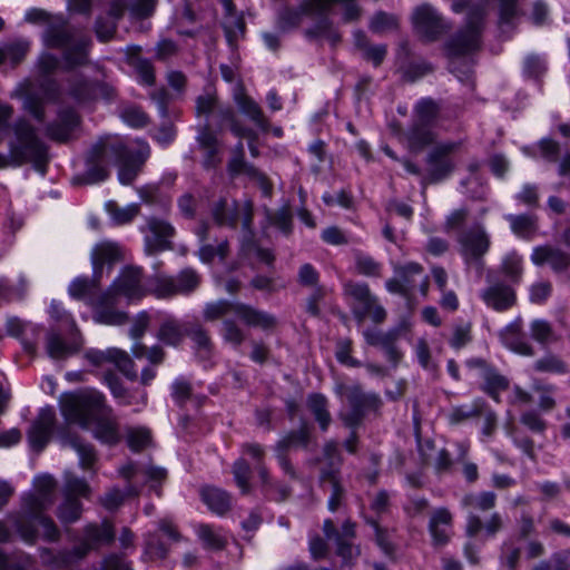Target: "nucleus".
I'll return each mask as SVG.
<instances>
[{
    "label": "nucleus",
    "mask_w": 570,
    "mask_h": 570,
    "mask_svg": "<svg viewBox=\"0 0 570 570\" xmlns=\"http://www.w3.org/2000/svg\"><path fill=\"white\" fill-rule=\"evenodd\" d=\"M53 422L55 411L50 407L42 409L28 433L29 443L32 449L40 451L45 448Z\"/></svg>",
    "instance_id": "obj_18"
},
{
    "label": "nucleus",
    "mask_w": 570,
    "mask_h": 570,
    "mask_svg": "<svg viewBox=\"0 0 570 570\" xmlns=\"http://www.w3.org/2000/svg\"><path fill=\"white\" fill-rule=\"evenodd\" d=\"M346 293L354 297L364 309V313L371 317L374 323H381L386 318V311L376 304V298L371 294L365 284H347Z\"/></svg>",
    "instance_id": "obj_17"
},
{
    "label": "nucleus",
    "mask_w": 570,
    "mask_h": 570,
    "mask_svg": "<svg viewBox=\"0 0 570 570\" xmlns=\"http://www.w3.org/2000/svg\"><path fill=\"white\" fill-rule=\"evenodd\" d=\"M520 422L531 432L542 434L547 430V422L535 411H527L521 414Z\"/></svg>",
    "instance_id": "obj_57"
},
{
    "label": "nucleus",
    "mask_w": 570,
    "mask_h": 570,
    "mask_svg": "<svg viewBox=\"0 0 570 570\" xmlns=\"http://www.w3.org/2000/svg\"><path fill=\"white\" fill-rule=\"evenodd\" d=\"M421 273L422 266L416 263L394 267V293L409 295L415 286V277Z\"/></svg>",
    "instance_id": "obj_25"
},
{
    "label": "nucleus",
    "mask_w": 570,
    "mask_h": 570,
    "mask_svg": "<svg viewBox=\"0 0 570 570\" xmlns=\"http://www.w3.org/2000/svg\"><path fill=\"white\" fill-rule=\"evenodd\" d=\"M228 252V244L226 242H222L216 247L213 245H204L199 249V258L205 262H212L216 256L220 259H224Z\"/></svg>",
    "instance_id": "obj_62"
},
{
    "label": "nucleus",
    "mask_w": 570,
    "mask_h": 570,
    "mask_svg": "<svg viewBox=\"0 0 570 570\" xmlns=\"http://www.w3.org/2000/svg\"><path fill=\"white\" fill-rule=\"evenodd\" d=\"M107 293L109 296L122 295L129 301L141 298L146 294V289L141 282L140 269L131 266L124 268Z\"/></svg>",
    "instance_id": "obj_11"
},
{
    "label": "nucleus",
    "mask_w": 570,
    "mask_h": 570,
    "mask_svg": "<svg viewBox=\"0 0 570 570\" xmlns=\"http://www.w3.org/2000/svg\"><path fill=\"white\" fill-rule=\"evenodd\" d=\"M106 210L114 223L122 225L129 223L138 215L139 206L137 204H130L125 207H119L115 202H108L106 204Z\"/></svg>",
    "instance_id": "obj_43"
},
{
    "label": "nucleus",
    "mask_w": 570,
    "mask_h": 570,
    "mask_svg": "<svg viewBox=\"0 0 570 570\" xmlns=\"http://www.w3.org/2000/svg\"><path fill=\"white\" fill-rule=\"evenodd\" d=\"M188 278V284H177V279L168 276H159L156 278L151 287V292L157 297H170L178 294H187L194 291L199 284V277L193 269H184L183 278Z\"/></svg>",
    "instance_id": "obj_13"
},
{
    "label": "nucleus",
    "mask_w": 570,
    "mask_h": 570,
    "mask_svg": "<svg viewBox=\"0 0 570 570\" xmlns=\"http://www.w3.org/2000/svg\"><path fill=\"white\" fill-rule=\"evenodd\" d=\"M481 298L488 307L497 312H503L517 303V294L512 286L494 282L481 292Z\"/></svg>",
    "instance_id": "obj_14"
},
{
    "label": "nucleus",
    "mask_w": 570,
    "mask_h": 570,
    "mask_svg": "<svg viewBox=\"0 0 570 570\" xmlns=\"http://www.w3.org/2000/svg\"><path fill=\"white\" fill-rule=\"evenodd\" d=\"M452 521L450 511L445 508L438 509L431 517L429 530L432 534L433 541L436 546H444L449 541V535L442 524L449 525Z\"/></svg>",
    "instance_id": "obj_34"
},
{
    "label": "nucleus",
    "mask_w": 570,
    "mask_h": 570,
    "mask_svg": "<svg viewBox=\"0 0 570 570\" xmlns=\"http://www.w3.org/2000/svg\"><path fill=\"white\" fill-rule=\"evenodd\" d=\"M399 59V71L402 73L405 81L414 82L433 70L430 63L411 57L406 43L400 45Z\"/></svg>",
    "instance_id": "obj_19"
},
{
    "label": "nucleus",
    "mask_w": 570,
    "mask_h": 570,
    "mask_svg": "<svg viewBox=\"0 0 570 570\" xmlns=\"http://www.w3.org/2000/svg\"><path fill=\"white\" fill-rule=\"evenodd\" d=\"M13 136L9 140V154H0V169L9 166L32 164L43 174L48 161L46 145L38 136L37 129L26 118H19L11 127Z\"/></svg>",
    "instance_id": "obj_3"
},
{
    "label": "nucleus",
    "mask_w": 570,
    "mask_h": 570,
    "mask_svg": "<svg viewBox=\"0 0 570 570\" xmlns=\"http://www.w3.org/2000/svg\"><path fill=\"white\" fill-rule=\"evenodd\" d=\"M434 139L435 136L431 130V125H423L415 121L409 132V142L413 149H422L431 145Z\"/></svg>",
    "instance_id": "obj_38"
},
{
    "label": "nucleus",
    "mask_w": 570,
    "mask_h": 570,
    "mask_svg": "<svg viewBox=\"0 0 570 570\" xmlns=\"http://www.w3.org/2000/svg\"><path fill=\"white\" fill-rule=\"evenodd\" d=\"M150 155L149 146L144 141L125 145L116 138H106L97 142L88 158L86 183H99L108 176L107 167H118V179L121 184H130L140 167Z\"/></svg>",
    "instance_id": "obj_1"
},
{
    "label": "nucleus",
    "mask_w": 570,
    "mask_h": 570,
    "mask_svg": "<svg viewBox=\"0 0 570 570\" xmlns=\"http://www.w3.org/2000/svg\"><path fill=\"white\" fill-rule=\"evenodd\" d=\"M81 346V337H75L68 344L57 334H50L47 340V352L52 358H65L77 353Z\"/></svg>",
    "instance_id": "obj_29"
},
{
    "label": "nucleus",
    "mask_w": 570,
    "mask_h": 570,
    "mask_svg": "<svg viewBox=\"0 0 570 570\" xmlns=\"http://www.w3.org/2000/svg\"><path fill=\"white\" fill-rule=\"evenodd\" d=\"M26 20L47 24V30L43 36V41L47 47L60 48L67 46L65 52V63L67 68H72L85 62L87 41L80 40L76 46H70V36L66 32L63 21L60 18H51L42 10L32 9L26 13Z\"/></svg>",
    "instance_id": "obj_4"
},
{
    "label": "nucleus",
    "mask_w": 570,
    "mask_h": 570,
    "mask_svg": "<svg viewBox=\"0 0 570 570\" xmlns=\"http://www.w3.org/2000/svg\"><path fill=\"white\" fill-rule=\"evenodd\" d=\"M507 219L511 224V229L514 234L528 237L537 229V218L533 215H508Z\"/></svg>",
    "instance_id": "obj_42"
},
{
    "label": "nucleus",
    "mask_w": 570,
    "mask_h": 570,
    "mask_svg": "<svg viewBox=\"0 0 570 570\" xmlns=\"http://www.w3.org/2000/svg\"><path fill=\"white\" fill-rule=\"evenodd\" d=\"M223 4L226 11L223 26L229 45L234 46L237 39L244 35L245 23L243 18L234 12V7L230 0H223Z\"/></svg>",
    "instance_id": "obj_28"
},
{
    "label": "nucleus",
    "mask_w": 570,
    "mask_h": 570,
    "mask_svg": "<svg viewBox=\"0 0 570 570\" xmlns=\"http://www.w3.org/2000/svg\"><path fill=\"white\" fill-rule=\"evenodd\" d=\"M121 255L120 247L115 243L102 242L95 246L91 253L94 276L91 279L77 277L69 285V294L76 299L86 301L95 305L94 295L99 284V273L106 263L117 261Z\"/></svg>",
    "instance_id": "obj_5"
},
{
    "label": "nucleus",
    "mask_w": 570,
    "mask_h": 570,
    "mask_svg": "<svg viewBox=\"0 0 570 570\" xmlns=\"http://www.w3.org/2000/svg\"><path fill=\"white\" fill-rule=\"evenodd\" d=\"M293 443H294L293 436H291V438H283L276 445V454H277L278 462H279L281 466L283 468V470L285 471V473H287L291 478H295L296 474H295V471H294L292 464L287 460L285 452L287 450H289V446Z\"/></svg>",
    "instance_id": "obj_59"
},
{
    "label": "nucleus",
    "mask_w": 570,
    "mask_h": 570,
    "mask_svg": "<svg viewBox=\"0 0 570 570\" xmlns=\"http://www.w3.org/2000/svg\"><path fill=\"white\" fill-rule=\"evenodd\" d=\"M497 501V494L494 492H482L479 494L469 493L465 494L461 503L464 508H473L481 511H489L494 508Z\"/></svg>",
    "instance_id": "obj_40"
},
{
    "label": "nucleus",
    "mask_w": 570,
    "mask_h": 570,
    "mask_svg": "<svg viewBox=\"0 0 570 570\" xmlns=\"http://www.w3.org/2000/svg\"><path fill=\"white\" fill-rule=\"evenodd\" d=\"M130 65L138 72L141 81L147 85L154 83V69L149 61L141 59L140 57H130Z\"/></svg>",
    "instance_id": "obj_60"
},
{
    "label": "nucleus",
    "mask_w": 570,
    "mask_h": 570,
    "mask_svg": "<svg viewBox=\"0 0 570 570\" xmlns=\"http://www.w3.org/2000/svg\"><path fill=\"white\" fill-rule=\"evenodd\" d=\"M4 50L7 55V61H9L12 66H16L20 63L26 57L29 50V42L24 40H18L4 45Z\"/></svg>",
    "instance_id": "obj_54"
},
{
    "label": "nucleus",
    "mask_w": 570,
    "mask_h": 570,
    "mask_svg": "<svg viewBox=\"0 0 570 570\" xmlns=\"http://www.w3.org/2000/svg\"><path fill=\"white\" fill-rule=\"evenodd\" d=\"M36 495L26 500V505L30 513H37L52 504L49 494L56 488V482L50 475H40L35 480Z\"/></svg>",
    "instance_id": "obj_22"
},
{
    "label": "nucleus",
    "mask_w": 570,
    "mask_h": 570,
    "mask_svg": "<svg viewBox=\"0 0 570 570\" xmlns=\"http://www.w3.org/2000/svg\"><path fill=\"white\" fill-rule=\"evenodd\" d=\"M322 482L325 491L331 493V498L328 500V509L331 511H335L340 505L343 490L340 487L336 476L332 472H323Z\"/></svg>",
    "instance_id": "obj_47"
},
{
    "label": "nucleus",
    "mask_w": 570,
    "mask_h": 570,
    "mask_svg": "<svg viewBox=\"0 0 570 570\" xmlns=\"http://www.w3.org/2000/svg\"><path fill=\"white\" fill-rule=\"evenodd\" d=\"M173 235L174 228L168 223L156 218L149 219L145 236L146 253L151 255L170 248Z\"/></svg>",
    "instance_id": "obj_12"
},
{
    "label": "nucleus",
    "mask_w": 570,
    "mask_h": 570,
    "mask_svg": "<svg viewBox=\"0 0 570 570\" xmlns=\"http://www.w3.org/2000/svg\"><path fill=\"white\" fill-rule=\"evenodd\" d=\"M482 406L483 403L476 401L471 405L453 407L449 415V421L451 424H460L469 419L480 416L482 414Z\"/></svg>",
    "instance_id": "obj_45"
},
{
    "label": "nucleus",
    "mask_w": 570,
    "mask_h": 570,
    "mask_svg": "<svg viewBox=\"0 0 570 570\" xmlns=\"http://www.w3.org/2000/svg\"><path fill=\"white\" fill-rule=\"evenodd\" d=\"M412 19L416 32L428 41L439 39L449 30L442 17L429 4L417 7Z\"/></svg>",
    "instance_id": "obj_10"
},
{
    "label": "nucleus",
    "mask_w": 570,
    "mask_h": 570,
    "mask_svg": "<svg viewBox=\"0 0 570 570\" xmlns=\"http://www.w3.org/2000/svg\"><path fill=\"white\" fill-rule=\"evenodd\" d=\"M502 273L513 284H518L522 276V259L517 254L508 255L501 265Z\"/></svg>",
    "instance_id": "obj_50"
},
{
    "label": "nucleus",
    "mask_w": 570,
    "mask_h": 570,
    "mask_svg": "<svg viewBox=\"0 0 570 570\" xmlns=\"http://www.w3.org/2000/svg\"><path fill=\"white\" fill-rule=\"evenodd\" d=\"M458 244L460 246V254L464 262L475 264L478 268H483V256L487 254L490 247V238L484 227L481 224H476L471 228L461 232L458 235Z\"/></svg>",
    "instance_id": "obj_9"
},
{
    "label": "nucleus",
    "mask_w": 570,
    "mask_h": 570,
    "mask_svg": "<svg viewBox=\"0 0 570 570\" xmlns=\"http://www.w3.org/2000/svg\"><path fill=\"white\" fill-rule=\"evenodd\" d=\"M354 0H308L303 8L302 12L308 14H318L326 12L334 3H343L345 6V19L352 20L357 17L358 10L352 4Z\"/></svg>",
    "instance_id": "obj_30"
},
{
    "label": "nucleus",
    "mask_w": 570,
    "mask_h": 570,
    "mask_svg": "<svg viewBox=\"0 0 570 570\" xmlns=\"http://www.w3.org/2000/svg\"><path fill=\"white\" fill-rule=\"evenodd\" d=\"M500 337L502 343L520 355L533 356L535 354L533 346L527 341L522 331V320L518 317L504 330L501 331Z\"/></svg>",
    "instance_id": "obj_16"
},
{
    "label": "nucleus",
    "mask_w": 570,
    "mask_h": 570,
    "mask_svg": "<svg viewBox=\"0 0 570 570\" xmlns=\"http://www.w3.org/2000/svg\"><path fill=\"white\" fill-rule=\"evenodd\" d=\"M416 122H421L423 125H432L438 117L439 107L436 102L430 98L422 99L416 105Z\"/></svg>",
    "instance_id": "obj_49"
},
{
    "label": "nucleus",
    "mask_w": 570,
    "mask_h": 570,
    "mask_svg": "<svg viewBox=\"0 0 570 570\" xmlns=\"http://www.w3.org/2000/svg\"><path fill=\"white\" fill-rule=\"evenodd\" d=\"M532 368L534 372L538 373H549V374H558V375H566L570 372L569 364L562 360L561 356L548 352L540 358H538L533 365Z\"/></svg>",
    "instance_id": "obj_33"
},
{
    "label": "nucleus",
    "mask_w": 570,
    "mask_h": 570,
    "mask_svg": "<svg viewBox=\"0 0 570 570\" xmlns=\"http://www.w3.org/2000/svg\"><path fill=\"white\" fill-rule=\"evenodd\" d=\"M354 39L355 46L362 57L374 66H379L385 59L389 50L387 46L373 45L361 32H356Z\"/></svg>",
    "instance_id": "obj_31"
},
{
    "label": "nucleus",
    "mask_w": 570,
    "mask_h": 570,
    "mask_svg": "<svg viewBox=\"0 0 570 570\" xmlns=\"http://www.w3.org/2000/svg\"><path fill=\"white\" fill-rule=\"evenodd\" d=\"M531 261L537 266L549 264L556 273H562L570 266V255L549 245L535 247Z\"/></svg>",
    "instance_id": "obj_20"
},
{
    "label": "nucleus",
    "mask_w": 570,
    "mask_h": 570,
    "mask_svg": "<svg viewBox=\"0 0 570 570\" xmlns=\"http://www.w3.org/2000/svg\"><path fill=\"white\" fill-rule=\"evenodd\" d=\"M65 444L72 448L78 453L82 469H90L92 466L96 461V453L90 445L83 443L76 436L66 438Z\"/></svg>",
    "instance_id": "obj_41"
},
{
    "label": "nucleus",
    "mask_w": 570,
    "mask_h": 570,
    "mask_svg": "<svg viewBox=\"0 0 570 570\" xmlns=\"http://www.w3.org/2000/svg\"><path fill=\"white\" fill-rule=\"evenodd\" d=\"M503 528V521L499 513H493L487 523H483L480 517L470 513L466 521L465 533L468 537H476L481 530L488 538L494 537Z\"/></svg>",
    "instance_id": "obj_26"
},
{
    "label": "nucleus",
    "mask_w": 570,
    "mask_h": 570,
    "mask_svg": "<svg viewBox=\"0 0 570 570\" xmlns=\"http://www.w3.org/2000/svg\"><path fill=\"white\" fill-rule=\"evenodd\" d=\"M230 314L238 317L248 326H255L263 330L271 328L276 323L272 315L254 309L253 307L244 304L218 301L207 304L204 308V317L206 321L210 322Z\"/></svg>",
    "instance_id": "obj_7"
},
{
    "label": "nucleus",
    "mask_w": 570,
    "mask_h": 570,
    "mask_svg": "<svg viewBox=\"0 0 570 570\" xmlns=\"http://www.w3.org/2000/svg\"><path fill=\"white\" fill-rule=\"evenodd\" d=\"M197 535L204 547L212 550H222L227 542L223 531L209 524H199Z\"/></svg>",
    "instance_id": "obj_37"
},
{
    "label": "nucleus",
    "mask_w": 570,
    "mask_h": 570,
    "mask_svg": "<svg viewBox=\"0 0 570 570\" xmlns=\"http://www.w3.org/2000/svg\"><path fill=\"white\" fill-rule=\"evenodd\" d=\"M91 493L89 484L72 472L65 473L63 495L65 498L82 497L88 498Z\"/></svg>",
    "instance_id": "obj_39"
},
{
    "label": "nucleus",
    "mask_w": 570,
    "mask_h": 570,
    "mask_svg": "<svg viewBox=\"0 0 570 570\" xmlns=\"http://www.w3.org/2000/svg\"><path fill=\"white\" fill-rule=\"evenodd\" d=\"M530 333L531 337L541 345H548L558 341L551 324L544 320H534L530 324Z\"/></svg>",
    "instance_id": "obj_44"
},
{
    "label": "nucleus",
    "mask_w": 570,
    "mask_h": 570,
    "mask_svg": "<svg viewBox=\"0 0 570 570\" xmlns=\"http://www.w3.org/2000/svg\"><path fill=\"white\" fill-rule=\"evenodd\" d=\"M481 377L484 381L482 390L495 401H499V393L509 387L508 379L492 366L485 370V372H482Z\"/></svg>",
    "instance_id": "obj_35"
},
{
    "label": "nucleus",
    "mask_w": 570,
    "mask_h": 570,
    "mask_svg": "<svg viewBox=\"0 0 570 570\" xmlns=\"http://www.w3.org/2000/svg\"><path fill=\"white\" fill-rule=\"evenodd\" d=\"M469 216V210L466 208H459L453 210L444 223V232L451 233L453 230L461 229Z\"/></svg>",
    "instance_id": "obj_63"
},
{
    "label": "nucleus",
    "mask_w": 570,
    "mask_h": 570,
    "mask_svg": "<svg viewBox=\"0 0 570 570\" xmlns=\"http://www.w3.org/2000/svg\"><path fill=\"white\" fill-rule=\"evenodd\" d=\"M485 17L487 2L471 7L466 16L465 26L456 31L446 42L450 56H465L480 48Z\"/></svg>",
    "instance_id": "obj_6"
},
{
    "label": "nucleus",
    "mask_w": 570,
    "mask_h": 570,
    "mask_svg": "<svg viewBox=\"0 0 570 570\" xmlns=\"http://www.w3.org/2000/svg\"><path fill=\"white\" fill-rule=\"evenodd\" d=\"M127 443L132 451H140L150 443L149 431L142 428L130 429L127 433Z\"/></svg>",
    "instance_id": "obj_55"
},
{
    "label": "nucleus",
    "mask_w": 570,
    "mask_h": 570,
    "mask_svg": "<svg viewBox=\"0 0 570 570\" xmlns=\"http://www.w3.org/2000/svg\"><path fill=\"white\" fill-rule=\"evenodd\" d=\"M86 358L95 366H101L107 362L114 363L126 376L134 380L136 373L131 370L132 362L128 354L118 348H109L105 352L90 350L86 353Z\"/></svg>",
    "instance_id": "obj_15"
},
{
    "label": "nucleus",
    "mask_w": 570,
    "mask_h": 570,
    "mask_svg": "<svg viewBox=\"0 0 570 570\" xmlns=\"http://www.w3.org/2000/svg\"><path fill=\"white\" fill-rule=\"evenodd\" d=\"M137 494L138 492L131 487L126 490V493L120 492L118 489H112L100 499V503L106 509L114 510L122 504L125 497H136Z\"/></svg>",
    "instance_id": "obj_52"
},
{
    "label": "nucleus",
    "mask_w": 570,
    "mask_h": 570,
    "mask_svg": "<svg viewBox=\"0 0 570 570\" xmlns=\"http://www.w3.org/2000/svg\"><path fill=\"white\" fill-rule=\"evenodd\" d=\"M10 97L14 99H22L23 109L27 112H29L36 120L40 122L45 120L42 101L33 95L32 83L29 80L19 82L10 94Z\"/></svg>",
    "instance_id": "obj_24"
},
{
    "label": "nucleus",
    "mask_w": 570,
    "mask_h": 570,
    "mask_svg": "<svg viewBox=\"0 0 570 570\" xmlns=\"http://www.w3.org/2000/svg\"><path fill=\"white\" fill-rule=\"evenodd\" d=\"M158 335L163 342L169 345L178 344L183 337L179 326L174 321L165 322Z\"/></svg>",
    "instance_id": "obj_58"
},
{
    "label": "nucleus",
    "mask_w": 570,
    "mask_h": 570,
    "mask_svg": "<svg viewBox=\"0 0 570 570\" xmlns=\"http://www.w3.org/2000/svg\"><path fill=\"white\" fill-rule=\"evenodd\" d=\"M111 302L109 293L104 294L97 302L94 320L97 323L105 325H121L126 322L127 316L125 313L109 308L108 304Z\"/></svg>",
    "instance_id": "obj_27"
},
{
    "label": "nucleus",
    "mask_w": 570,
    "mask_h": 570,
    "mask_svg": "<svg viewBox=\"0 0 570 570\" xmlns=\"http://www.w3.org/2000/svg\"><path fill=\"white\" fill-rule=\"evenodd\" d=\"M223 336L225 341L236 346L240 345L245 341L244 332L229 320L224 321Z\"/></svg>",
    "instance_id": "obj_64"
},
{
    "label": "nucleus",
    "mask_w": 570,
    "mask_h": 570,
    "mask_svg": "<svg viewBox=\"0 0 570 570\" xmlns=\"http://www.w3.org/2000/svg\"><path fill=\"white\" fill-rule=\"evenodd\" d=\"M202 498L208 508L218 514H224L230 508L229 495L217 488H205Z\"/></svg>",
    "instance_id": "obj_36"
},
{
    "label": "nucleus",
    "mask_w": 570,
    "mask_h": 570,
    "mask_svg": "<svg viewBox=\"0 0 570 570\" xmlns=\"http://www.w3.org/2000/svg\"><path fill=\"white\" fill-rule=\"evenodd\" d=\"M498 2L500 27L513 24V21L521 14L518 0H498Z\"/></svg>",
    "instance_id": "obj_48"
},
{
    "label": "nucleus",
    "mask_w": 570,
    "mask_h": 570,
    "mask_svg": "<svg viewBox=\"0 0 570 570\" xmlns=\"http://www.w3.org/2000/svg\"><path fill=\"white\" fill-rule=\"evenodd\" d=\"M35 518L37 531L48 540H55L58 538V529L56 528L52 520L40 515L39 512L31 513Z\"/></svg>",
    "instance_id": "obj_61"
},
{
    "label": "nucleus",
    "mask_w": 570,
    "mask_h": 570,
    "mask_svg": "<svg viewBox=\"0 0 570 570\" xmlns=\"http://www.w3.org/2000/svg\"><path fill=\"white\" fill-rule=\"evenodd\" d=\"M460 147V142H444L435 145L426 156V175L424 183L436 184L446 179L455 169L452 154Z\"/></svg>",
    "instance_id": "obj_8"
},
{
    "label": "nucleus",
    "mask_w": 570,
    "mask_h": 570,
    "mask_svg": "<svg viewBox=\"0 0 570 570\" xmlns=\"http://www.w3.org/2000/svg\"><path fill=\"white\" fill-rule=\"evenodd\" d=\"M343 395L350 407L342 413V419L347 425H355L361 420L364 409L375 403V397L364 395L356 386L346 387Z\"/></svg>",
    "instance_id": "obj_21"
},
{
    "label": "nucleus",
    "mask_w": 570,
    "mask_h": 570,
    "mask_svg": "<svg viewBox=\"0 0 570 570\" xmlns=\"http://www.w3.org/2000/svg\"><path fill=\"white\" fill-rule=\"evenodd\" d=\"M355 268L358 274L365 276H379L381 266L377 262H375L372 257L357 253L355 255Z\"/></svg>",
    "instance_id": "obj_53"
},
{
    "label": "nucleus",
    "mask_w": 570,
    "mask_h": 570,
    "mask_svg": "<svg viewBox=\"0 0 570 570\" xmlns=\"http://www.w3.org/2000/svg\"><path fill=\"white\" fill-rule=\"evenodd\" d=\"M308 407L314 414L316 421L320 423L321 428L325 430L331 422V415L327 412L325 397L318 394L311 395L308 397Z\"/></svg>",
    "instance_id": "obj_46"
},
{
    "label": "nucleus",
    "mask_w": 570,
    "mask_h": 570,
    "mask_svg": "<svg viewBox=\"0 0 570 570\" xmlns=\"http://www.w3.org/2000/svg\"><path fill=\"white\" fill-rule=\"evenodd\" d=\"M82 508L76 498H65L63 503L59 508L58 515L63 522H75L79 519Z\"/></svg>",
    "instance_id": "obj_51"
},
{
    "label": "nucleus",
    "mask_w": 570,
    "mask_h": 570,
    "mask_svg": "<svg viewBox=\"0 0 570 570\" xmlns=\"http://www.w3.org/2000/svg\"><path fill=\"white\" fill-rule=\"evenodd\" d=\"M234 100L242 114L247 116L256 126L266 130L268 122L261 107L247 96L242 85H237L233 92Z\"/></svg>",
    "instance_id": "obj_23"
},
{
    "label": "nucleus",
    "mask_w": 570,
    "mask_h": 570,
    "mask_svg": "<svg viewBox=\"0 0 570 570\" xmlns=\"http://www.w3.org/2000/svg\"><path fill=\"white\" fill-rule=\"evenodd\" d=\"M213 216L215 220L223 224H235L237 214L233 205H229L227 200H220L213 209Z\"/></svg>",
    "instance_id": "obj_56"
},
{
    "label": "nucleus",
    "mask_w": 570,
    "mask_h": 570,
    "mask_svg": "<svg viewBox=\"0 0 570 570\" xmlns=\"http://www.w3.org/2000/svg\"><path fill=\"white\" fill-rule=\"evenodd\" d=\"M78 126L77 115L68 110L60 115L59 121L52 124L47 128V134L50 138L58 141H66L69 139L72 130Z\"/></svg>",
    "instance_id": "obj_32"
},
{
    "label": "nucleus",
    "mask_w": 570,
    "mask_h": 570,
    "mask_svg": "<svg viewBox=\"0 0 570 570\" xmlns=\"http://www.w3.org/2000/svg\"><path fill=\"white\" fill-rule=\"evenodd\" d=\"M60 409L65 419L90 429L97 440L106 444L119 441L116 424L110 419L100 417L107 411L105 399L95 390L67 393L60 397Z\"/></svg>",
    "instance_id": "obj_2"
}]
</instances>
